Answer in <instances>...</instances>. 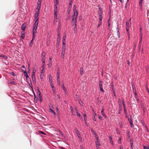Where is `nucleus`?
Wrapping results in <instances>:
<instances>
[{"label": "nucleus", "mask_w": 149, "mask_h": 149, "mask_svg": "<svg viewBox=\"0 0 149 149\" xmlns=\"http://www.w3.org/2000/svg\"><path fill=\"white\" fill-rule=\"evenodd\" d=\"M131 23H129L128 21H126V28H129L131 26Z\"/></svg>", "instance_id": "1a4fd4ad"}, {"label": "nucleus", "mask_w": 149, "mask_h": 149, "mask_svg": "<svg viewBox=\"0 0 149 149\" xmlns=\"http://www.w3.org/2000/svg\"><path fill=\"white\" fill-rule=\"evenodd\" d=\"M65 42H62V44H63L62 47H66Z\"/></svg>", "instance_id": "603ef678"}, {"label": "nucleus", "mask_w": 149, "mask_h": 149, "mask_svg": "<svg viewBox=\"0 0 149 149\" xmlns=\"http://www.w3.org/2000/svg\"><path fill=\"white\" fill-rule=\"evenodd\" d=\"M52 64V58H49V64H48V67L49 68H50L51 67V66Z\"/></svg>", "instance_id": "9d476101"}, {"label": "nucleus", "mask_w": 149, "mask_h": 149, "mask_svg": "<svg viewBox=\"0 0 149 149\" xmlns=\"http://www.w3.org/2000/svg\"><path fill=\"white\" fill-rule=\"evenodd\" d=\"M80 74L82 75L83 73V67H81L80 68Z\"/></svg>", "instance_id": "c85d7f7f"}, {"label": "nucleus", "mask_w": 149, "mask_h": 149, "mask_svg": "<svg viewBox=\"0 0 149 149\" xmlns=\"http://www.w3.org/2000/svg\"><path fill=\"white\" fill-rule=\"evenodd\" d=\"M119 124L120 125V128H122L123 127V124L121 121H119L118 122Z\"/></svg>", "instance_id": "473e14b6"}, {"label": "nucleus", "mask_w": 149, "mask_h": 149, "mask_svg": "<svg viewBox=\"0 0 149 149\" xmlns=\"http://www.w3.org/2000/svg\"><path fill=\"white\" fill-rule=\"evenodd\" d=\"M35 72H35H32L31 75L32 79H33L34 80H36L35 76Z\"/></svg>", "instance_id": "dca6fc26"}, {"label": "nucleus", "mask_w": 149, "mask_h": 149, "mask_svg": "<svg viewBox=\"0 0 149 149\" xmlns=\"http://www.w3.org/2000/svg\"><path fill=\"white\" fill-rule=\"evenodd\" d=\"M39 13H37V12L36 13H35V15H34V17H35V19H36L37 18H39L38 17L39 15Z\"/></svg>", "instance_id": "aec40b11"}, {"label": "nucleus", "mask_w": 149, "mask_h": 149, "mask_svg": "<svg viewBox=\"0 0 149 149\" xmlns=\"http://www.w3.org/2000/svg\"><path fill=\"white\" fill-rule=\"evenodd\" d=\"M21 38H22L23 39H24V37L25 36V33L24 32L23 33H21Z\"/></svg>", "instance_id": "2f4dec72"}, {"label": "nucleus", "mask_w": 149, "mask_h": 149, "mask_svg": "<svg viewBox=\"0 0 149 149\" xmlns=\"http://www.w3.org/2000/svg\"><path fill=\"white\" fill-rule=\"evenodd\" d=\"M60 33L58 31V33H57V45L58 46V47L59 46V44L60 42Z\"/></svg>", "instance_id": "20e7f679"}, {"label": "nucleus", "mask_w": 149, "mask_h": 149, "mask_svg": "<svg viewBox=\"0 0 149 149\" xmlns=\"http://www.w3.org/2000/svg\"><path fill=\"white\" fill-rule=\"evenodd\" d=\"M49 79L50 84L52 83V78L50 74L49 75Z\"/></svg>", "instance_id": "5701e85b"}, {"label": "nucleus", "mask_w": 149, "mask_h": 149, "mask_svg": "<svg viewBox=\"0 0 149 149\" xmlns=\"http://www.w3.org/2000/svg\"><path fill=\"white\" fill-rule=\"evenodd\" d=\"M121 138H120L118 140V143H119V144L121 143Z\"/></svg>", "instance_id": "338daca9"}, {"label": "nucleus", "mask_w": 149, "mask_h": 149, "mask_svg": "<svg viewBox=\"0 0 149 149\" xmlns=\"http://www.w3.org/2000/svg\"><path fill=\"white\" fill-rule=\"evenodd\" d=\"M28 83L29 84V85H30V86L31 87V88H32V89L33 90V86L32 84V83L31 82V81L30 80L29 81H28Z\"/></svg>", "instance_id": "c756f323"}, {"label": "nucleus", "mask_w": 149, "mask_h": 149, "mask_svg": "<svg viewBox=\"0 0 149 149\" xmlns=\"http://www.w3.org/2000/svg\"><path fill=\"white\" fill-rule=\"evenodd\" d=\"M0 57H3V58H4L5 59H7L8 58V57L7 56L3 55H1L0 56Z\"/></svg>", "instance_id": "09e8293b"}, {"label": "nucleus", "mask_w": 149, "mask_h": 149, "mask_svg": "<svg viewBox=\"0 0 149 149\" xmlns=\"http://www.w3.org/2000/svg\"><path fill=\"white\" fill-rule=\"evenodd\" d=\"M57 79H59L60 73L59 71H58L57 72Z\"/></svg>", "instance_id": "c03bdc74"}, {"label": "nucleus", "mask_w": 149, "mask_h": 149, "mask_svg": "<svg viewBox=\"0 0 149 149\" xmlns=\"http://www.w3.org/2000/svg\"><path fill=\"white\" fill-rule=\"evenodd\" d=\"M57 4L58 3H54V8H57Z\"/></svg>", "instance_id": "bf43d9fd"}, {"label": "nucleus", "mask_w": 149, "mask_h": 149, "mask_svg": "<svg viewBox=\"0 0 149 149\" xmlns=\"http://www.w3.org/2000/svg\"><path fill=\"white\" fill-rule=\"evenodd\" d=\"M59 0H54V3H59Z\"/></svg>", "instance_id": "e2e57ef3"}, {"label": "nucleus", "mask_w": 149, "mask_h": 149, "mask_svg": "<svg viewBox=\"0 0 149 149\" xmlns=\"http://www.w3.org/2000/svg\"><path fill=\"white\" fill-rule=\"evenodd\" d=\"M57 12V8H56V9L54 8V16H55V19H57V14H56Z\"/></svg>", "instance_id": "f8f14e48"}, {"label": "nucleus", "mask_w": 149, "mask_h": 149, "mask_svg": "<svg viewBox=\"0 0 149 149\" xmlns=\"http://www.w3.org/2000/svg\"><path fill=\"white\" fill-rule=\"evenodd\" d=\"M41 1H42L41 0H38V4H41Z\"/></svg>", "instance_id": "774afa93"}, {"label": "nucleus", "mask_w": 149, "mask_h": 149, "mask_svg": "<svg viewBox=\"0 0 149 149\" xmlns=\"http://www.w3.org/2000/svg\"><path fill=\"white\" fill-rule=\"evenodd\" d=\"M127 136L128 139L130 137V133L129 131H128L127 132Z\"/></svg>", "instance_id": "680f3d73"}, {"label": "nucleus", "mask_w": 149, "mask_h": 149, "mask_svg": "<svg viewBox=\"0 0 149 149\" xmlns=\"http://www.w3.org/2000/svg\"><path fill=\"white\" fill-rule=\"evenodd\" d=\"M39 132L41 134H43L44 135H45V134L44 132H43L42 131H40Z\"/></svg>", "instance_id": "69168bd1"}, {"label": "nucleus", "mask_w": 149, "mask_h": 149, "mask_svg": "<svg viewBox=\"0 0 149 149\" xmlns=\"http://www.w3.org/2000/svg\"><path fill=\"white\" fill-rule=\"evenodd\" d=\"M118 104H119V106L122 105L121 103V101L120 99V98H119L118 99Z\"/></svg>", "instance_id": "ea45409f"}, {"label": "nucleus", "mask_w": 149, "mask_h": 149, "mask_svg": "<svg viewBox=\"0 0 149 149\" xmlns=\"http://www.w3.org/2000/svg\"><path fill=\"white\" fill-rule=\"evenodd\" d=\"M57 82L58 84V85L59 86L60 85V79H57Z\"/></svg>", "instance_id": "6e6d98bb"}, {"label": "nucleus", "mask_w": 149, "mask_h": 149, "mask_svg": "<svg viewBox=\"0 0 149 149\" xmlns=\"http://www.w3.org/2000/svg\"><path fill=\"white\" fill-rule=\"evenodd\" d=\"M98 13L99 15V20H102V18L103 12L102 8L100 7H99L98 8Z\"/></svg>", "instance_id": "f03ea898"}, {"label": "nucleus", "mask_w": 149, "mask_h": 149, "mask_svg": "<svg viewBox=\"0 0 149 149\" xmlns=\"http://www.w3.org/2000/svg\"><path fill=\"white\" fill-rule=\"evenodd\" d=\"M128 119L130 124H132V123H133L132 121V120L131 119H130L129 118H128Z\"/></svg>", "instance_id": "a18cd8bd"}, {"label": "nucleus", "mask_w": 149, "mask_h": 149, "mask_svg": "<svg viewBox=\"0 0 149 149\" xmlns=\"http://www.w3.org/2000/svg\"><path fill=\"white\" fill-rule=\"evenodd\" d=\"M62 87V88H63V91H64L65 93L66 94H67L66 89V88L65 87V86H64L63 84Z\"/></svg>", "instance_id": "2eb2a0df"}, {"label": "nucleus", "mask_w": 149, "mask_h": 149, "mask_svg": "<svg viewBox=\"0 0 149 149\" xmlns=\"http://www.w3.org/2000/svg\"><path fill=\"white\" fill-rule=\"evenodd\" d=\"M65 52H62L61 53V57L63 58L65 56Z\"/></svg>", "instance_id": "f704fd0d"}, {"label": "nucleus", "mask_w": 149, "mask_h": 149, "mask_svg": "<svg viewBox=\"0 0 149 149\" xmlns=\"http://www.w3.org/2000/svg\"><path fill=\"white\" fill-rule=\"evenodd\" d=\"M24 76L26 77V79L27 80V81H30V78L29 77L27 74L26 72H24Z\"/></svg>", "instance_id": "9b49d317"}, {"label": "nucleus", "mask_w": 149, "mask_h": 149, "mask_svg": "<svg viewBox=\"0 0 149 149\" xmlns=\"http://www.w3.org/2000/svg\"><path fill=\"white\" fill-rule=\"evenodd\" d=\"M50 84V86H51V87L52 88V91H53L54 92H55V91H56L55 88L53 85V83H52Z\"/></svg>", "instance_id": "f3484780"}, {"label": "nucleus", "mask_w": 149, "mask_h": 149, "mask_svg": "<svg viewBox=\"0 0 149 149\" xmlns=\"http://www.w3.org/2000/svg\"><path fill=\"white\" fill-rule=\"evenodd\" d=\"M76 12L77 13V14H76V16L75 17V21L74 22V24L75 25V27H74V29H77V16L78 15V12H77V11H76Z\"/></svg>", "instance_id": "423d86ee"}, {"label": "nucleus", "mask_w": 149, "mask_h": 149, "mask_svg": "<svg viewBox=\"0 0 149 149\" xmlns=\"http://www.w3.org/2000/svg\"><path fill=\"white\" fill-rule=\"evenodd\" d=\"M99 86L100 88H102V82L100 81L99 80Z\"/></svg>", "instance_id": "393cba45"}, {"label": "nucleus", "mask_w": 149, "mask_h": 149, "mask_svg": "<svg viewBox=\"0 0 149 149\" xmlns=\"http://www.w3.org/2000/svg\"><path fill=\"white\" fill-rule=\"evenodd\" d=\"M117 35L118 36V38H120V35L119 31H117Z\"/></svg>", "instance_id": "de8ad7c7"}, {"label": "nucleus", "mask_w": 149, "mask_h": 149, "mask_svg": "<svg viewBox=\"0 0 149 149\" xmlns=\"http://www.w3.org/2000/svg\"><path fill=\"white\" fill-rule=\"evenodd\" d=\"M66 47H62V52H65L66 50Z\"/></svg>", "instance_id": "8fccbe9b"}, {"label": "nucleus", "mask_w": 149, "mask_h": 149, "mask_svg": "<svg viewBox=\"0 0 149 149\" xmlns=\"http://www.w3.org/2000/svg\"><path fill=\"white\" fill-rule=\"evenodd\" d=\"M95 139L96 140V141H98V136H97V134L95 135Z\"/></svg>", "instance_id": "052dcab7"}, {"label": "nucleus", "mask_w": 149, "mask_h": 149, "mask_svg": "<svg viewBox=\"0 0 149 149\" xmlns=\"http://www.w3.org/2000/svg\"><path fill=\"white\" fill-rule=\"evenodd\" d=\"M46 55V53L45 52H42L41 54V58L44 57Z\"/></svg>", "instance_id": "7c9ffc66"}, {"label": "nucleus", "mask_w": 149, "mask_h": 149, "mask_svg": "<svg viewBox=\"0 0 149 149\" xmlns=\"http://www.w3.org/2000/svg\"><path fill=\"white\" fill-rule=\"evenodd\" d=\"M109 140L110 142L113 145V141L112 140V138L111 136H110L109 137Z\"/></svg>", "instance_id": "72a5a7b5"}, {"label": "nucleus", "mask_w": 149, "mask_h": 149, "mask_svg": "<svg viewBox=\"0 0 149 149\" xmlns=\"http://www.w3.org/2000/svg\"><path fill=\"white\" fill-rule=\"evenodd\" d=\"M54 17H55V16H54ZM57 19H55V17H54V22H53V23H54V24H55L56 23V22H57Z\"/></svg>", "instance_id": "13d9d810"}, {"label": "nucleus", "mask_w": 149, "mask_h": 149, "mask_svg": "<svg viewBox=\"0 0 149 149\" xmlns=\"http://www.w3.org/2000/svg\"><path fill=\"white\" fill-rule=\"evenodd\" d=\"M37 91L38 93V95H41V93L40 90H39V88H38L37 89Z\"/></svg>", "instance_id": "3c124183"}, {"label": "nucleus", "mask_w": 149, "mask_h": 149, "mask_svg": "<svg viewBox=\"0 0 149 149\" xmlns=\"http://www.w3.org/2000/svg\"><path fill=\"white\" fill-rule=\"evenodd\" d=\"M134 93L135 98H136V99L138 101H139V99L138 98L136 92H135V93Z\"/></svg>", "instance_id": "cd10ccee"}, {"label": "nucleus", "mask_w": 149, "mask_h": 149, "mask_svg": "<svg viewBox=\"0 0 149 149\" xmlns=\"http://www.w3.org/2000/svg\"><path fill=\"white\" fill-rule=\"evenodd\" d=\"M143 33H140V42H142V40Z\"/></svg>", "instance_id": "a878e982"}, {"label": "nucleus", "mask_w": 149, "mask_h": 149, "mask_svg": "<svg viewBox=\"0 0 149 149\" xmlns=\"http://www.w3.org/2000/svg\"><path fill=\"white\" fill-rule=\"evenodd\" d=\"M75 96L77 100L78 101L79 104L81 105V106H83V102L81 101L79 97L77 94H76Z\"/></svg>", "instance_id": "39448f33"}, {"label": "nucleus", "mask_w": 149, "mask_h": 149, "mask_svg": "<svg viewBox=\"0 0 149 149\" xmlns=\"http://www.w3.org/2000/svg\"><path fill=\"white\" fill-rule=\"evenodd\" d=\"M122 105L119 106L118 114H120L122 111Z\"/></svg>", "instance_id": "4be33fe9"}, {"label": "nucleus", "mask_w": 149, "mask_h": 149, "mask_svg": "<svg viewBox=\"0 0 149 149\" xmlns=\"http://www.w3.org/2000/svg\"><path fill=\"white\" fill-rule=\"evenodd\" d=\"M70 109L71 111V112L73 113L74 112L73 111V108L72 106H70Z\"/></svg>", "instance_id": "37998d69"}, {"label": "nucleus", "mask_w": 149, "mask_h": 149, "mask_svg": "<svg viewBox=\"0 0 149 149\" xmlns=\"http://www.w3.org/2000/svg\"><path fill=\"white\" fill-rule=\"evenodd\" d=\"M49 109L50 108H52L54 109V108H53V107L52 104H49Z\"/></svg>", "instance_id": "0e129e2a"}, {"label": "nucleus", "mask_w": 149, "mask_h": 149, "mask_svg": "<svg viewBox=\"0 0 149 149\" xmlns=\"http://www.w3.org/2000/svg\"><path fill=\"white\" fill-rule=\"evenodd\" d=\"M66 37V35H65L63 36V41L62 42H65V39Z\"/></svg>", "instance_id": "4c0bfd02"}, {"label": "nucleus", "mask_w": 149, "mask_h": 149, "mask_svg": "<svg viewBox=\"0 0 149 149\" xmlns=\"http://www.w3.org/2000/svg\"><path fill=\"white\" fill-rule=\"evenodd\" d=\"M71 6H70V7H69V5L68 10V14H70V8L71 7Z\"/></svg>", "instance_id": "c9c22d12"}, {"label": "nucleus", "mask_w": 149, "mask_h": 149, "mask_svg": "<svg viewBox=\"0 0 149 149\" xmlns=\"http://www.w3.org/2000/svg\"><path fill=\"white\" fill-rule=\"evenodd\" d=\"M39 21V18H37L35 21L34 24V26L33 29V36L34 37L35 34L36 33V31L37 29V26H38Z\"/></svg>", "instance_id": "f257e3e1"}, {"label": "nucleus", "mask_w": 149, "mask_h": 149, "mask_svg": "<svg viewBox=\"0 0 149 149\" xmlns=\"http://www.w3.org/2000/svg\"><path fill=\"white\" fill-rule=\"evenodd\" d=\"M91 132L93 134L95 135L96 134H96V132H95V131L94 130H93V129H91Z\"/></svg>", "instance_id": "a19ab883"}, {"label": "nucleus", "mask_w": 149, "mask_h": 149, "mask_svg": "<svg viewBox=\"0 0 149 149\" xmlns=\"http://www.w3.org/2000/svg\"><path fill=\"white\" fill-rule=\"evenodd\" d=\"M73 3V0H70V2L69 3V7L70 6H71Z\"/></svg>", "instance_id": "4d7b16f0"}, {"label": "nucleus", "mask_w": 149, "mask_h": 149, "mask_svg": "<svg viewBox=\"0 0 149 149\" xmlns=\"http://www.w3.org/2000/svg\"><path fill=\"white\" fill-rule=\"evenodd\" d=\"M116 132L118 134H120V131L119 130V129L118 128H116Z\"/></svg>", "instance_id": "5fc2aeb1"}, {"label": "nucleus", "mask_w": 149, "mask_h": 149, "mask_svg": "<svg viewBox=\"0 0 149 149\" xmlns=\"http://www.w3.org/2000/svg\"><path fill=\"white\" fill-rule=\"evenodd\" d=\"M21 70L23 71L24 73L26 72V69L24 67V66H23L21 67Z\"/></svg>", "instance_id": "4468645a"}, {"label": "nucleus", "mask_w": 149, "mask_h": 149, "mask_svg": "<svg viewBox=\"0 0 149 149\" xmlns=\"http://www.w3.org/2000/svg\"><path fill=\"white\" fill-rule=\"evenodd\" d=\"M126 29L127 32V35H129L130 34L129 28H126Z\"/></svg>", "instance_id": "49530a36"}, {"label": "nucleus", "mask_w": 149, "mask_h": 149, "mask_svg": "<svg viewBox=\"0 0 149 149\" xmlns=\"http://www.w3.org/2000/svg\"><path fill=\"white\" fill-rule=\"evenodd\" d=\"M143 125L145 128L147 130V131L148 132V128L147 125L145 123H143Z\"/></svg>", "instance_id": "e433bc0d"}, {"label": "nucleus", "mask_w": 149, "mask_h": 149, "mask_svg": "<svg viewBox=\"0 0 149 149\" xmlns=\"http://www.w3.org/2000/svg\"><path fill=\"white\" fill-rule=\"evenodd\" d=\"M131 85L132 88L133 90V92L135 93V92H136V90L135 86L133 82H132L131 83Z\"/></svg>", "instance_id": "6e6552de"}, {"label": "nucleus", "mask_w": 149, "mask_h": 149, "mask_svg": "<svg viewBox=\"0 0 149 149\" xmlns=\"http://www.w3.org/2000/svg\"><path fill=\"white\" fill-rule=\"evenodd\" d=\"M133 141L132 140H130V146H131V148L132 149H133Z\"/></svg>", "instance_id": "b1692460"}, {"label": "nucleus", "mask_w": 149, "mask_h": 149, "mask_svg": "<svg viewBox=\"0 0 149 149\" xmlns=\"http://www.w3.org/2000/svg\"><path fill=\"white\" fill-rule=\"evenodd\" d=\"M96 113L95 112H94V114H93V119L94 121H96V119L95 118V116H96Z\"/></svg>", "instance_id": "412c9836"}, {"label": "nucleus", "mask_w": 149, "mask_h": 149, "mask_svg": "<svg viewBox=\"0 0 149 149\" xmlns=\"http://www.w3.org/2000/svg\"><path fill=\"white\" fill-rule=\"evenodd\" d=\"M95 143L96 147L99 146L101 145V144L99 141H95Z\"/></svg>", "instance_id": "a211bd4d"}, {"label": "nucleus", "mask_w": 149, "mask_h": 149, "mask_svg": "<svg viewBox=\"0 0 149 149\" xmlns=\"http://www.w3.org/2000/svg\"><path fill=\"white\" fill-rule=\"evenodd\" d=\"M26 27V25H24V24H23L21 26V29L23 31H24Z\"/></svg>", "instance_id": "6ab92c4d"}, {"label": "nucleus", "mask_w": 149, "mask_h": 149, "mask_svg": "<svg viewBox=\"0 0 149 149\" xmlns=\"http://www.w3.org/2000/svg\"><path fill=\"white\" fill-rule=\"evenodd\" d=\"M76 133L78 136V137L80 141L82 142V138L80 136V134L79 133V130H78L77 128H75Z\"/></svg>", "instance_id": "7ed1b4c3"}, {"label": "nucleus", "mask_w": 149, "mask_h": 149, "mask_svg": "<svg viewBox=\"0 0 149 149\" xmlns=\"http://www.w3.org/2000/svg\"><path fill=\"white\" fill-rule=\"evenodd\" d=\"M39 100L40 101V102H41L42 100V96L41 95H40L39 96Z\"/></svg>", "instance_id": "79ce46f5"}, {"label": "nucleus", "mask_w": 149, "mask_h": 149, "mask_svg": "<svg viewBox=\"0 0 149 149\" xmlns=\"http://www.w3.org/2000/svg\"><path fill=\"white\" fill-rule=\"evenodd\" d=\"M82 115L84 117V121L85 124L86 125H87V123L86 122V115L85 113H83Z\"/></svg>", "instance_id": "0eeeda50"}, {"label": "nucleus", "mask_w": 149, "mask_h": 149, "mask_svg": "<svg viewBox=\"0 0 149 149\" xmlns=\"http://www.w3.org/2000/svg\"><path fill=\"white\" fill-rule=\"evenodd\" d=\"M104 109L103 108L101 111V113L102 115V116L104 117L105 118H106L107 116L105 114V113L104 112Z\"/></svg>", "instance_id": "ddd939ff"}, {"label": "nucleus", "mask_w": 149, "mask_h": 149, "mask_svg": "<svg viewBox=\"0 0 149 149\" xmlns=\"http://www.w3.org/2000/svg\"><path fill=\"white\" fill-rule=\"evenodd\" d=\"M102 24V20H99L98 25L97 26V28H98Z\"/></svg>", "instance_id": "58836bf2"}, {"label": "nucleus", "mask_w": 149, "mask_h": 149, "mask_svg": "<svg viewBox=\"0 0 149 149\" xmlns=\"http://www.w3.org/2000/svg\"><path fill=\"white\" fill-rule=\"evenodd\" d=\"M50 110V111L52 113H53V114L55 115L56 116V113L54 112V111L53 110H52L51 108H50L49 109Z\"/></svg>", "instance_id": "bb28decb"}, {"label": "nucleus", "mask_w": 149, "mask_h": 149, "mask_svg": "<svg viewBox=\"0 0 149 149\" xmlns=\"http://www.w3.org/2000/svg\"><path fill=\"white\" fill-rule=\"evenodd\" d=\"M142 1H139V5L141 7H142Z\"/></svg>", "instance_id": "864d4df0"}]
</instances>
